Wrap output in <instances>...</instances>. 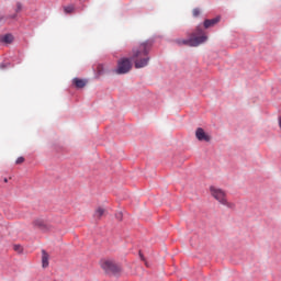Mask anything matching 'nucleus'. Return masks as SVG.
<instances>
[{
	"instance_id": "obj_1",
	"label": "nucleus",
	"mask_w": 281,
	"mask_h": 281,
	"mask_svg": "<svg viewBox=\"0 0 281 281\" xmlns=\"http://www.w3.org/2000/svg\"><path fill=\"white\" fill-rule=\"evenodd\" d=\"M148 52H150V43L148 42L142 43L132 49L131 60L134 61L136 69H143V67L148 66V60H150Z\"/></svg>"
},
{
	"instance_id": "obj_2",
	"label": "nucleus",
	"mask_w": 281,
	"mask_h": 281,
	"mask_svg": "<svg viewBox=\"0 0 281 281\" xmlns=\"http://www.w3.org/2000/svg\"><path fill=\"white\" fill-rule=\"evenodd\" d=\"M207 41V35H205V31L201 29V24H199L193 33H191V37L188 40L178 38L175 41L177 45H187L188 47H199V45H203Z\"/></svg>"
},
{
	"instance_id": "obj_3",
	"label": "nucleus",
	"mask_w": 281,
	"mask_h": 281,
	"mask_svg": "<svg viewBox=\"0 0 281 281\" xmlns=\"http://www.w3.org/2000/svg\"><path fill=\"white\" fill-rule=\"evenodd\" d=\"M100 267L105 273H110L111 276H120L122 273V266L113 259H102Z\"/></svg>"
},
{
	"instance_id": "obj_4",
	"label": "nucleus",
	"mask_w": 281,
	"mask_h": 281,
	"mask_svg": "<svg viewBox=\"0 0 281 281\" xmlns=\"http://www.w3.org/2000/svg\"><path fill=\"white\" fill-rule=\"evenodd\" d=\"M211 194L216 201H218V203L229 207V210H234V207H236V204L227 201V193H225L223 189L211 187Z\"/></svg>"
},
{
	"instance_id": "obj_5",
	"label": "nucleus",
	"mask_w": 281,
	"mask_h": 281,
	"mask_svg": "<svg viewBox=\"0 0 281 281\" xmlns=\"http://www.w3.org/2000/svg\"><path fill=\"white\" fill-rule=\"evenodd\" d=\"M131 69H133V64H131L130 58H122L117 61L116 74L119 75L128 74Z\"/></svg>"
},
{
	"instance_id": "obj_6",
	"label": "nucleus",
	"mask_w": 281,
	"mask_h": 281,
	"mask_svg": "<svg viewBox=\"0 0 281 281\" xmlns=\"http://www.w3.org/2000/svg\"><path fill=\"white\" fill-rule=\"evenodd\" d=\"M195 137L199 142H211L212 136L210 134L205 133V130L202 127H198L195 131Z\"/></svg>"
},
{
	"instance_id": "obj_7",
	"label": "nucleus",
	"mask_w": 281,
	"mask_h": 281,
	"mask_svg": "<svg viewBox=\"0 0 281 281\" xmlns=\"http://www.w3.org/2000/svg\"><path fill=\"white\" fill-rule=\"evenodd\" d=\"M217 23H221V16H216L211 20L206 19L204 20L203 27H205V30H209V27H214V25H216Z\"/></svg>"
},
{
	"instance_id": "obj_8",
	"label": "nucleus",
	"mask_w": 281,
	"mask_h": 281,
	"mask_svg": "<svg viewBox=\"0 0 281 281\" xmlns=\"http://www.w3.org/2000/svg\"><path fill=\"white\" fill-rule=\"evenodd\" d=\"M72 83L75 85L76 89H85V87H87V80L80 78H74Z\"/></svg>"
},
{
	"instance_id": "obj_9",
	"label": "nucleus",
	"mask_w": 281,
	"mask_h": 281,
	"mask_svg": "<svg viewBox=\"0 0 281 281\" xmlns=\"http://www.w3.org/2000/svg\"><path fill=\"white\" fill-rule=\"evenodd\" d=\"M42 267L43 269H47V267H49V254L45 250H42Z\"/></svg>"
},
{
	"instance_id": "obj_10",
	"label": "nucleus",
	"mask_w": 281,
	"mask_h": 281,
	"mask_svg": "<svg viewBox=\"0 0 281 281\" xmlns=\"http://www.w3.org/2000/svg\"><path fill=\"white\" fill-rule=\"evenodd\" d=\"M33 225L35 227H38V229H47V224H45V221L38 218L33 222Z\"/></svg>"
},
{
	"instance_id": "obj_11",
	"label": "nucleus",
	"mask_w": 281,
	"mask_h": 281,
	"mask_svg": "<svg viewBox=\"0 0 281 281\" xmlns=\"http://www.w3.org/2000/svg\"><path fill=\"white\" fill-rule=\"evenodd\" d=\"M0 41H1L2 43H8V44H10V43H12V41H14V36H13L12 34H5V35H3V36L0 38Z\"/></svg>"
},
{
	"instance_id": "obj_12",
	"label": "nucleus",
	"mask_w": 281,
	"mask_h": 281,
	"mask_svg": "<svg viewBox=\"0 0 281 281\" xmlns=\"http://www.w3.org/2000/svg\"><path fill=\"white\" fill-rule=\"evenodd\" d=\"M64 12L65 14H74V12H76V5L69 4L64 7Z\"/></svg>"
},
{
	"instance_id": "obj_13",
	"label": "nucleus",
	"mask_w": 281,
	"mask_h": 281,
	"mask_svg": "<svg viewBox=\"0 0 281 281\" xmlns=\"http://www.w3.org/2000/svg\"><path fill=\"white\" fill-rule=\"evenodd\" d=\"M104 212H106L104 209L102 207H98L95 211H94V218H102V216H104Z\"/></svg>"
},
{
	"instance_id": "obj_14",
	"label": "nucleus",
	"mask_w": 281,
	"mask_h": 281,
	"mask_svg": "<svg viewBox=\"0 0 281 281\" xmlns=\"http://www.w3.org/2000/svg\"><path fill=\"white\" fill-rule=\"evenodd\" d=\"M97 71H98L99 76H102V74H104V65L99 64L97 66Z\"/></svg>"
},
{
	"instance_id": "obj_15",
	"label": "nucleus",
	"mask_w": 281,
	"mask_h": 281,
	"mask_svg": "<svg viewBox=\"0 0 281 281\" xmlns=\"http://www.w3.org/2000/svg\"><path fill=\"white\" fill-rule=\"evenodd\" d=\"M21 10H23V4L21 2H18L16 8H15L16 14H19V12H21Z\"/></svg>"
},
{
	"instance_id": "obj_16",
	"label": "nucleus",
	"mask_w": 281,
	"mask_h": 281,
	"mask_svg": "<svg viewBox=\"0 0 281 281\" xmlns=\"http://www.w3.org/2000/svg\"><path fill=\"white\" fill-rule=\"evenodd\" d=\"M13 249L14 251H18V254H21L23 251V247H21V245H15Z\"/></svg>"
},
{
	"instance_id": "obj_17",
	"label": "nucleus",
	"mask_w": 281,
	"mask_h": 281,
	"mask_svg": "<svg viewBox=\"0 0 281 281\" xmlns=\"http://www.w3.org/2000/svg\"><path fill=\"white\" fill-rule=\"evenodd\" d=\"M192 14H193V16H200L201 15V10L200 9H193V11H192Z\"/></svg>"
},
{
	"instance_id": "obj_18",
	"label": "nucleus",
	"mask_w": 281,
	"mask_h": 281,
	"mask_svg": "<svg viewBox=\"0 0 281 281\" xmlns=\"http://www.w3.org/2000/svg\"><path fill=\"white\" fill-rule=\"evenodd\" d=\"M24 161H25V158H24V157H19V158L16 159L15 164L21 165V164H23Z\"/></svg>"
},
{
	"instance_id": "obj_19",
	"label": "nucleus",
	"mask_w": 281,
	"mask_h": 281,
	"mask_svg": "<svg viewBox=\"0 0 281 281\" xmlns=\"http://www.w3.org/2000/svg\"><path fill=\"white\" fill-rule=\"evenodd\" d=\"M11 19H16V14H13V15L11 16Z\"/></svg>"
},
{
	"instance_id": "obj_20",
	"label": "nucleus",
	"mask_w": 281,
	"mask_h": 281,
	"mask_svg": "<svg viewBox=\"0 0 281 281\" xmlns=\"http://www.w3.org/2000/svg\"><path fill=\"white\" fill-rule=\"evenodd\" d=\"M4 183H8V180H7V178L4 179Z\"/></svg>"
},
{
	"instance_id": "obj_21",
	"label": "nucleus",
	"mask_w": 281,
	"mask_h": 281,
	"mask_svg": "<svg viewBox=\"0 0 281 281\" xmlns=\"http://www.w3.org/2000/svg\"><path fill=\"white\" fill-rule=\"evenodd\" d=\"M142 258V260H144V257H140Z\"/></svg>"
}]
</instances>
